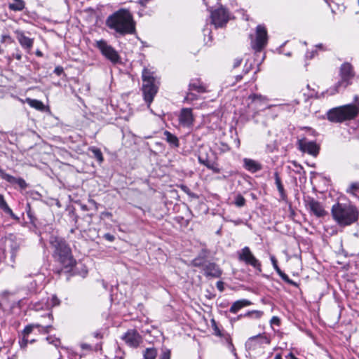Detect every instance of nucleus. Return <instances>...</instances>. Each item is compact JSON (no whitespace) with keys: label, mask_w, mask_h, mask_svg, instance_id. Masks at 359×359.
Instances as JSON below:
<instances>
[{"label":"nucleus","mask_w":359,"mask_h":359,"mask_svg":"<svg viewBox=\"0 0 359 359\" xmlns=\"http://www.w3.org/2000/svg\"><path fill=\"white\" fill-rule=\"evenodd\" d=\"M317 53V51L316 50H312V51H307L306 55H305V57L306 59H312L315 54Z\"/></svg>","instance_id":"69168bd1"},{"label":"nucleus","mask_w":359,"mask_h":359,"mask_svg":"<svg viewBox=\"0 0 359 359\" xmlns=\"http://www.w3.org/2000/svg\"><path fill=\"white\" fill-rule=\"evenodd\" d=\"M224 283L222 280H219L216 283L217 288L220 291L223 292L224 290Z\"/></svg>","instance_id":"e2e57ef3"},{"label":"nucleus","mask_w":359,"mask_h":359,"mask_svg":"<svg viewBox=\"0 0 359 359\" xmlns=\"http://www.w3.org/2000/svg\"><path fill=\"white\" fill-rule=\"evenodd\" d=\"M278 274L287 284H289L290 285H292V286H294V287H298L299 286V285L296 282H294L292 280H291L288 277V276L286 273H285L283 271H280Z\"/></svg>","instance_id":"ea45409f"},{"label":"nucleus","mask_w":359,"mask_h":359,"mask_svg":"<svg viewBox=\"0 0 359 359\" xmlns=\"http://www.w3.org/2000/svg\"><path fill=\"white\" fill-rule=\"evenodd\" d=\"M207 168L211 170L215 174L221 172V169L215 162H212L210 165H207Z\"/></svg>","instance_id":"de8ad7c7"},{"label":"nucleus","mask_w":359,"mask_h":359,"mask_svg":"<svg viewBox=\"0 0 359 359\" xmlns=\"http://www.w3.org/2000/svg\"><path fill=\"white\" fill-rule=\"evenodd\" d=\"M180 189L184 192L186 193L187 194H188L189 196H195L196 195L191 191L190 189L186 186V185H184V184H182L180 186Z\"/></svg>","instance_id":"5fc2aeb1"},{"label":"nucleus","mask_w":359,"mask_h":359,"mask_svg":"<svg viewBox=\"0 0 359 359\" xmlns=\"http://www.w3.org/2000/svg\"><path fill=\"white\" fill-rule=\"evenodd\" d=\"M41 327V325L40 324H29L27 325V326H25V327L24 328L22 332V336H25V337H29V334L30 333H32V332L33 331L34 328L35 327Z\"/></svg>","instance_id":"4c0bfd02"},{"label":"nucleus","mask_w":359,"mask_h":359,"mask_svg":"<svg viewBox=\"0 0 359 359\" xmlns=\"http://www.w3.org/2000/svg\"><path fill=\"white\" fill-rule=\"evenodd\" d=\"M143 83H156V79L154 76V72L144 67L142 73Z\"/></svg>","instance_id":"c756f323"},{"label":"nucleus","mask_w":359,"mask_h":359,"mask_svg":"<svg viewBox=\"0 0 359 359\" xmlns=\"http://www.w3.org/2000/svg\"><path fill=\"white\" fill-rule=\"evenodd\" d=\"M271 340L269 337L263 334H258L257 335L250 337L245 342V347L249 350H255L257 348V345L262 344H269Z\"/></svg>","instance_id":"f3484780"},{"label":"nucleus","mask_w":359,"mask_h":359,"mask_svg":"<svg viewBox=\"0 0 359 359\" xmlns=\"http://www.w3.org/2000/svg\"><path fill=\"white\" fill-rule=\"evenodd\" d=\"M25 8V2L24 1H18L15 3L8 4V8L13 11H21Z\"/></svg>","instance_id":"f704fd0d"},{"label":"nucleus","mask_w":359,"mask_h":359,"mask_svg":"<svg viewBox=\"0 0 359 359\" xmlns=\"http://www.w3.org/2000/svg\"><path fill=\"white\" fill-rule=\"evenodd\" d=\"M212 327L214 331L213 334L217 337H222L223 336V332L219 328L216 321L214 319L211 320Z\"/></svg>","instance_id":"79ce46f5"},{"label":"nucleus","mask_w":359,"mask_h":359,"mask_svg":"<svg viewBox=\"0 0 359 359\" xmlns=\"http://www.w3.org/2000/svg\"><path fill=\"white\" fill-rule=\"evenodd\" d=\"M160 359H170V351L167 349L162 353Z\"/></svg>","instance_id":"4d7b16f0"},{"label":"nucleus","mask_w":359,"mask_h":359,"mask_svg":"<svg viewBox=\"0 0 359 359\" xmlns=\"http://www.w3.org/2000/svg\"><path fill=\"white\" fill-rule=\"evenodd\" d=\"M42 328V332L44 333V334H48L50 332V330L51 328H53V326L50 324V325H47L46 326H41V327Z\"/></svg>","instance_id":"052dcab7"},{"label":"nucleus","mask_w":359,"mask_h":359,"mask_svg":"<svg viewBox=\"0 0 359 359\" xmlns=\"http://www.w3.org/2000/svg\"><path fill=\"white\" fill-rule=\"evenodd\" d=\"M81 348L83 350L88 351H94L95 352L102 350V342H100L95 344V346H93L89 344L83 343L81 344Z\"/></svg>","instance_id":"473e14b6"},{"label":"nucleus","mask_w":359,"mask_h":359,"mask_svg":"<svg viewBox=\"0 0 359 359\" xmlns=\"http://www.w3.org/2000/svg\"><path fill=\"white\" fill-rule=\"evenodd\" d=\"M88 149L93 154L92 157L96 159L100 164L104 161L103 155L100 149L96 147H91Z\"/></svg>","instance_id":"2f4dec72"},{"label":"nucleus","mask_w":359,"mask_h":359,"mask_svg":"<svg viewBox=\"0 0 359 359\" xmlns=\"http://www.w3.org/2000/svg\"><path fill=\"white\" fill-rule=\"evenodd\" d=\"M211 22L216 28L222 27L226 25L229 20V12L223 6L211 11Z\"/></svg>","instance_id":"1a4fd4ad"},{"label":"nucleus","mask_w":359,"mask_h":359,"mask_svg":"<svg viewBox=\"0 0 359 359\" xmlns=\"http://www.w3.org/2000/svg\"><path fill=\"white\" fill-rule=\"evenodd\" d=\"M164 140L169 144V145L172 148H177L180 147V141L177 137L169 132L168 130H165L163 132Z\"/></svg>","instance_id":"cd10ccee"},{"label":"nucleus","mask_w":359,"mask_h":359,"mask_svg":"<svg viewBox=\"0 0 359 359\" xmlns=\"http://www.w3.org/2000/svg\"><path fill=\"white\" fill-rule=\"evenodd\" d=\"M222 337H223L225 339L226 342L229 345V347L231 348L233 351H235V348L233 345L232 339H231L230 335L228 333H224L223 336Z\"/></svg>","instance_id":"603ef678"},{"label":"nucleus","mask_w":359,"mask_h":359,"mask_svg":"<svg viewBox=\"0 0 359 359\" xmlns=\"http://www.w3.org/2000/svg\"><path fill=\"white\" fill-rule=\"evenodd\" d=\"M95 47L97 48L102 55H104L107 60H109L113 64L121 63V57L118 52L107 42L101 39L96 41Z\"/></svg>","instance_id":"0eeeda50"},{"label":"nucleus","mask_w":359,"mask_h":359,"mask_svg":"<svg viewBox=\"0 0 359 359\" xmlns=\"http://www.w3.org/2000/svg\"><path fill=\"white\" fill-rule=\"evenodd\" d=\"M293 165L296 168L295 172L299 175H302L303 178L306 180V171L304 170V168L301 165L298 164L297 162H293Z\"/></svg>","instance_id":"c03bdc74"},{"label":"nucleus","mask_w":359,"mask_h":359,"mask_svg":"<svg viewBox=\"0 0 359 359\" xmlns=\"http://www.w3.org/2000/svg\"><path fill=\"white\" fill-rule=\"evenodd\" d=\"M243 163L244 168L252 173L256 172L262 169V164L255 160L250 158H244Z\"/></svg>","instance_id":"b1692460"},{"label":"nucleus","mask_w":359,"mask_h":359,"mask_svg":"<svg viewBox=\"0 0 359 359\" xmlns=\"http://www.w3.org/2000/svg\"><path fill=\"white\" fill-rule=\"evenodd\" d=\"M203 274L208 278H218L222 275V270L215 262H208L203 268Z\"/></svg>","instance_id":"dca6fc26"},{"label":"nucleus","mask_w":359,"mask_h":359,"mask_svg":"<svg viewBox=\"0 0 359 359\" xmlns=\"http://www.w3.org/2000/svg\"><path fill=\"white\" fill-rule=\"evenodd\" d=\"M35 341L34 339H29L28 337L22 336V338L20 340L19 344L22 348H24L27 346L28 343H34Z\"/></svg>","instance_id":"49530a36"},{"label":"nucleus","mask_w":359,"mask_h":359,"mask_svg":"<svg viewBox=\"0 0 359 359\" xmlns=\"http://www.w3.org/2000/svg\"><path fill=\"white\" fill-rule=\"evenodd\" d=\"M8 294V292H6V291L2 293V302H3V303H4V305L6 306V308H7V309H12L15 307L16 302H13L11 304H8V299L7 297Z\"/></svg>","instance_id":"a19ab883"},{"label":"nucleus","mask_w":359,"mask_h":359,"mask_svg":"<svg viewBox=\"0 0 359 359\" xmlns=\"http://www.w3.org/2000/svg\"><path fill=\"white\" fill-rule=\"evenodd\" d=\"M26 102L32 108H34L39 111H43L45 109V105L43 103L38 100L27 98Z\"/></svg>","instance_id":"7c9ffc66"},{"label":"nucleus","mask_w":359,"mask_h":359,"mask_svg":"<svg viewBox=\"0 0 359 359\" xmlns=\"http://www.w3.org/2000/svg\"><path fill=\"white\" fill-rule=\"evenodd\" d=\"M46 340L49 344H53L55 346L57 347L60 344V340L59 338H54L51 336L47 337Z\"/></svg>","instance_id":"864d4df0"},{"label":"nucleus","mask_w":359,"mask_h":359,"mask_svg":"<svg viewBox=\"0 0 359 359\" xmlns=\"http://www.w3.org/2000/svg\"><path fill=\"white\" fill-rule=\"evenodd\" d=\"M198 160L200 164L205 165L207 168V165H210L212 163L210 161L207 156L204 157L203 155H199L198 156Z\"/></svg>","instance_id":"09e8293b"},{"label":"nucleus","mask_w":359,"mask_h":359,"mask_svg":"<svg viewBox=\"0 0 359 359\" xmlns=\"http://www.w3.org/2000/svg\"><path fill=\"white\" fill-rule=\"evenodd\" d=\"M304 202L305 207L311 215L320 218L324 217L327 214L322 203L315 198L312 197H308V198L305 200Z\"/></svg>","instance_id":"9b49d317"},{"label":"nucleus","mask_w":359,"mask_h":359,"mask_svg":"<svg viewBox=\"0 0 359 359\" xmlns=\"http://www.w3.org/2000/svg\"><path fill=\"white\" fill-rule=\"evenodd\" d=\"M298 149L303 153H307L313 156H317L319 154L320 147L314 141H309L304 137L298 140L297 142Z\"/></svg>","instance_id":"f8f14e48"},{"label":"nucleus","mask_w":359,"mask_h":359,"mask_svg":"<svg viewBox=\"0 0 359 359\" xmlns=\"http://www.w3.org/2000/svg\"><path fill=\"white\" fill-rule=\"evenodd\" d=\"M93 336L96 339H102L103 338V334L100 330H97L94 332L93 334Z\"/></svg>","instance_id":"0e129e2a"},{"label":"nucleus","mask_w":359,"mask_h":359,"mask_svg":"<svg viewBox=\"0 0 359 359\" xmlns=\"http://www.w3.org/2000/svg\"><path fill=\"white\" fill-rule=\"evenodd\" d=\"M270 259H271V264L273 265V267L275 269V271L277 272V273H278L280 271H281L282 270L279 268V266L278 265V261H277L276 258L275 257V256L271 255L270 257Z\"/></svg>","instance_id":"3c124183"},{"label":"nucleus","mask_w":359,"mask_h":359,"mask_svg":"<svg viewBox=\"0 0 359 359\" xmlns=\"http://www.w3.org/2000/svg\"><path fill=\"white\" fill-rule=\"evenodd\" d=\"M0 177L12 185H18L22 190L25 189L28 187V184L23 178L15 177L13 175H11L6 173L1 168H0Z\"/></svg>","instance_id":"a211bd4d"},{"label":"nucleus","mask_w":359,"mask_h":359,"mask_svg":"<svg viewBox=\"0 0 359 359\" xmlns=\"http://www.w3.org/2000/svg\"><path fill=\"white\" fill-rule=\"evenodd\" d=\"M189 91H196L198 93H203L206 91L205 87L203 85L198 79H192L191 80L189 84Z\"/></svg>","instance_id":"c85d7f7f"},{"label":"nucleus","mask_w":359,"mask_h":359,"mask_svg":"<svg viewBox=\"0 0 359 359\" xmlns=\"http://www.w3.org/2000/svg\"><path fill=\"white\" fill-rule=\"evenodd\" d=\"M252 67V64H250V65L248 66L246 62L245 65V67H244V69H243L244 74H248L251 70Z\"/></svg>","instance_id":"774afa93"},{"label":"nucleus","mask_w":359,"mask_h":359,"mask_svg":"<svg viewBox=\"0 0 359 359\" xmlns=\"http://www.w3.org/2000/svg\"><path fill=\"white\" fill-rule=\"evenodd\" d=\"M27 294L32 295L37 292V283L36 280L31 281L27 286Z\"/></svg>","instance_id":"58836bf2"},{"label":"nucleus","mask_w":359,"mask_h":359,"mask_svg":"<svg viewBox=\"0 0 359 359\" xmlns=\"http://www.w3.org/2000/svg\"><path fill=\"white\" fill-rule=\"evenodd\" d=\"M194 118L191 108H183L179 115V122L184 127H190L193 125Z\"/></svg>","instance_id":"6ab92c4d"},{"label":"nucleus","mask_w":359,"mask_h":359,"mask_svg":"<svg viewBox=\"0 0 359 359\" xmlns=\"http://www.w3.org/2000/svg\"><path fill=\"white\" fill-rule=\"evenodd\" d=\"M209 251L206 248H203L198 255L191 260V265L194 267L203 268L208 262L207 259Z\"/></svg>","instance_id":"412c9836"},{"label":"nucleus","mask_w":359,"mask_h":359,"mask_svg":"<svg viewBox=\"0 0 359 359\" xmlns=\"http://www.w3.org/2000/svg\"><path fill=\"white\" fill-rule=\"evenodd\" d=\"M60 300L57 298V297L56 295H53L50 299H47L45 303L43 302L35 303L33 308L38 311L43 309L44 306H46L47 308H49L57 306L60 305Z\"/></svg>","instance_id":"4be33fe9"},{"label":"nucleus","mask_w":359,"mask_h":359,"mask_svg":"<svg viewBox=\"0 0 359 359\" xmlns=\"http://www.w3.org/2000/svg\"><path fill=\"white\" fill-rule=\"evenodd\" d=\"M238 259L255 269L259 273L262 272L261 262L254 256L249 247L245 246L237 252Z\"/></svg>","instance_id":"6e6552de"},{"label":"nucleus","mask_w":359,"mask_h":359,"mask_svg":"<svg viewBox=\"0 0 359 359\" xmlns=\"http://www.w3.org/2000/svg\"><path fill=\"white\" fill-rule=\"evenodd\" d=\"M271 325L279 326L280 325V319L278 316H273L270 320Z\"/></svg>","instance_id":"6e6d98bb"},{"label":"nucleus","mask_w":359,"mask_h":359,"mask_svg":"<svg viewBox=\"0 0 359 359\" xmlns=\"http://www.w3.org/2000/svg\"><path fill=\"white\" fill-rule=\"evenodd\" d=\"M242 60H242V58H236V59L234 60V62H233V68H237V67H238L241 65V62H242Z\"/></svg>","instance_id":"338daca9"},{"label":"nucleus","mask_w":359,"mask_h":359,"mask_svg":"<svg viewBox=\"0 0 359 359\" xmlns=\"http://www.w3.org/2000/svg\"><path fill=\"white\" fill-rule=\"evenodd\" d=\"M248 99L251 100L252 102H257L264 100V97L261 95L254 93L249 95Z\"/></svg>","instance_id":"8fccbe9b"},{"label":"nucleus","mask_w":359,"mask_h":359,"mask_svg":"<svg viewBox=\"0 0 359 359\" xmlns=\"http://www.w3.org/2000/svg\"><path fill=\"white\" fill-rule=\"evenodd\" d=\"M339 76L340 80L338 81L333 86L321 93H318V92L314 94L312 93L311 94L310 97L320 99L321 97H325V95H334L350 86L355 76L353 67L351 63L344 62L341 65L339 69Z\"/></svg>","instance_id":"7ed1b4c3"},{"label":"nucleus","mask_w":359,"mask_h":359,"mask_svg":"<svg viewBox=\"0 0 359 359\" xmlns=\"http://www.w3.org/2000/svg\"><path fill=\"white\" fill-rule=\"evenodd\" d=\"M245 199L241 194H238L235 198L234 203L237 207L241 208L245 205Z\"/></svg>","instance_id":"37998d69"},{"label":"nucleus","mask_w":359,"mask_h":359,"mask_svg":"<svg viewBox=\"0 0 359 359\" xmlns=\"http://www.w3.org/2000/svg\"><path fill=\"white\" fill-rule=\"evenodd\" d=\"M53 72L57 75V76H60L61 74H64V69L62 66H57Z\"/></svg>","instance_id":"bf43d9fd"},{"label":"nucleus","mask_w":359,"mask_h":359,"mask_svg":"<svg viewBox=\"0 0 359 359\" xmlns=\"http://www.w3.org/2000/svg\"><path fill=\"white\" fill-rule=\"evenodd\" d=\"M103 238L109 242H113L115 240V236L109 233H104Z\"/></svg>","instance_id":"13d9d810"},{"label":"nucleus","mask_w":359,"mask_h":359,"mask_svg":"<svg viewBox=\"0 0 359 359\" xmlns=\"http://www.w3.org/2000/svg\"><path fill=\"white\" fill-rule=\"evenodd\" d=\"M15 33L20 46L29 53L33 47L34 39L25 36V33L20 30H16Z\"/></svg>","instance_id":"aec40b11"},{"label":"nucleus","mask_w":359,"mask_h":359,"mask_svg":"<svg viewBox=\"0 0 359 359\" xmlns=\"http://www.w3.org/2000/svg\"><path fill=\"white\" fill-rule=\"evenodd\" d=\"M49 243L53 249L54 261L60 266L53 270L54 273L61 275L69 271L76 263L69 245L64 238L55 236L50 237Z\"/></svg>","instance_id":"f257e3e1"},{"label":"nucleus","mask_w":359,"mask_h":359,"mask_svg":"<svg viewBox=\"0 0 359 359\" xmlns=\"http://www.w3.org/2000/svg\"><path fill=\"white\" fill-rule=\"evenodd\" d=\"M273 175L275 179V184L279 192L280 200L284 202H287V196L286 194L281 179L279 176L278 172L276 171Z\"/></svg>","instance_id":"393cba45"},{"label":"nucleus","mask_w":359,"mask_h":359,"mask_svg":"<svg viewBox=\"0 0 359 359\" xmlns=\"http://www.w3.org/2000/svg\"><path fill=\"white\" fill-rule=\"evenodd\" d=\"M106 25L122 36L135 32V23L132 15L123 8L110 15L106 20Z\"/></svg>","instance_id":"f03ea898"},{"label":"nucleus","mask_w":359,"mask_h":359,"mask_svg":"<svg viewBox=\"0 0 359 359\" xmlns=\"http://www.w3.org/2000/svg\"><path fill=\"white\" fill-rule=\"evenodd\" d=\"M65 274H69V276H76L79 275L83 278H85L88 273L87 267L81 264L76 263L71 267V270L67 273H65Z\"/></svg>","instance_id":"5701e85b"},{"label":"nucleus","mask_w":359,"mask_h":359,"mask_svg":"<svg viewBox=\"0 0 359 359\" xmlns=\"http://www.w3.org/2000/svg\"><path fill=\"white\" fill-rule=\"evenodd\" d=\"M252 304V303L248 299H239L233 303V304L231 305V306L229 309V312H231L232 313H236L241 309H243L245 306H250Z\"/></svg>","instance_id":"bb28decb"},{"label":"nucleus","mask_w":359,"mask_h":359,"mask_svg":"<svg viewBox=\"0 0 359 359\" xmlns=\"http://www.w3.org/2000/svg\"><path fill=\"white\" fill-rule=\"evenodd\" d=\"M157 351L154 348H147L144 353V359H156Z\"/></svg>","instance_id":"e433bc0d"},{"label":"nucleus","mask_w":359,"mask_h":359,"mask_svg":"<svg viewBox=\"0 0 359 359\" xmlns=\"http://www.w3.org/2000/svg\"><path fill=\"white\" fill-rule=\"evenodd\" d=\"M20 248V244L16 239L6 238L4 247L0 246V262L13 265L15 262V257Z\"/></svg>","instance_id":"423d86ee"},{"label":"nucleus","mask_w":359,"mask_h":359,"mask_svg":"<svg viewBox=\"0 0 359 359\" xmlns=\"http://www.w3.org/2000/svg\"><path fill=\"white\" fill-rule=\"evenodd\" d=\"M198 99V95L195 93H192L191 91H189L187 93V95L184 99V102H192L194 100H196Z\"/></svg>","instance_id":"a18cd8bd"},{"label":"nucleus","mask_w":359,"mask_h":359,"mask_svg":"<svg viewBox=\"0 0 359 359\" xmlns=\"http://www.w3.org/2000/svg\"><path fill=\"white\" fill-rule=\"evenodd\" d=\"M0 208L7 215H8L13 219L16 222H20V217L15 215L13 210L8 205L6 201L4 199V197L2 194H0Z\"/></svg>","instance_id":"a878e982"},{"label":"nucleus","mask_w":359,"mask_h":359,"mask_svg":"<svg viewBox=\"0 0 359 359\" xmlns=\"http://www.w3.org/2000/svg\"><path fill=\"white\" fill-rule=\"evenodd\" d=\"M331 212L333 219L340 226L351 225L359 217L356 208L345 203H337L332 207Z\"/></svg>","instance_id":"20e7f679"},{"label":"nucleus","mask_w":359,"mask_h":359,"mask_svg":"<svg viewBox=\"0 0 359 359\" xmlns=\"http://www.w3.org/2000/svg\"><path fill=\"white\" fill-rule=\"evenodd\" d=\"M25 212L27 213V217L29 219V224H31V227L29 228L30 231L34 232L35 233H38L40 232V229L46 226L43 222L40 221L36 216L34 212L32 210V207L29 203H27L25 208Z\"/></svg>","instance_id":"4468645a"},{"label":"nucleus","mask_w":359,"mask_h":359,"mask_svg":"<svg viewBox=\"0 0 359 359\" xmlns=\"http://www.w3.org/2000/svg\"><path fill=\"white\" fill-rule=\"evenodd\" d=\"M359 192V182H354L351 183L349 187L346 189V193L355 196Z\"/></svg>","instance_id":"72a5a7b5"},{"label":"nucleus","mask_w":359,"mask_h":359,"mask_svg":"<svg viewBox=\"0 0 359 359\" xmlns=\"http://www.w3.org/2000/svg\"><path fill=\"white\" fill-rule=\"evenodd\" d=\"M158 86L156 83H143L142 93L145 102L148 106L153 102L155 95L158 92Z\"/></svg>","instance_id":"2eb2a0df"},{"label":"nucleus","mask_w":359,"mask_h":359,"mask_svg":"<svg viewBox=\"0 0 359 359\" xmlns=\"http://www.w3.org/2000/svg\"><path fill=\"white\" fill-rule=\"evenodd\" d=\"M268 41V34L264 26L259 25L256 27V38L252 41V48L257 52H260L266 45Z\"/></svg>","instance_id":"9d476101"},{"label":"nucleus","mask_w":359,"mask_h":359,"mask_svg":"<svg viewBox=\"0 0 359 359\" xmlns=\"http://www.w3.org/2000/svg\"><path fill=\"white\" fill-rule=\"evenodd\" d=\"M121 339L130 347L137 348L142 342V337L140 333L135 329L128 330Z\"/></svg>","instance_id":"ddd939ff"},{"label":"nucleus","mask_w":359,"mask_h":359,"mask_svg":"<svg viewBox=\"0 0 359 359\" xmlns=\"http://www.w3.org/2000/svg\"><path fill=\"white\" fill-rule=\"evenodd\" d=\"M264 315V312L262 311L259 310H252L243 313L244 317L253 318V319H259Z\"/></svg>","instance_id":"c9c22d12"},{"label":"nucleus","mask_w":359,"mask_h":359,"mask_svg":"<svg viewBox=\"0 0 359 359\" xmlns=\"http://www.w3.org/2000/svg\"><path fill=\"white\" fill-rule=\"evenodd\" d=\"M359 114V108L353 104L334 107L327 112V119L333 123H342L355 118Z\"/></svg>","instance_id":"39448f33"},{"label":"nucleus","mask_w":359,"mask_h":359,"mask_svg":"<svg viewBox=\"0 0 359 359\" xmlns=\"http://www.w3.org/2000/svg\"><path fill=\"white\" fill-rule=\"evenodd\" d=\"M152 0H137V3L140 4L142 8L147 7V4Z\"/></svg>","instance_id":"680f3d73"}]
</instances>
